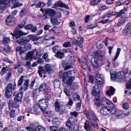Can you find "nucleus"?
Returning a JSON list of instances; mask_svg holds the SVG:
<instances>
[{"label": "nucleus", "mask_w": 131, "mask_h": 131, "mask_svg": "<svg viewBox=\"0 0 131 131\" xmlns=\"http://www.w3.org/2000/svg\"><path fill=\"white\" fill-rule=\"evenodd\" d=\"M105 103L107 105L102 106L100 110L101 113L104 115H111L116 112L115 105L113 103L108 99L105 100Z\"/></svg>", "instance_id": "1"}, {"label": "nucleus", "mask_w": 131, "mask_h": 131, "mask_svg": "<svg viewBox=\"0 0 131 131\" xmlns=\"http://www.w3.org/2000/svg\"><path fill=\"white\" fill-rule=\"evenodd\" d=\"M72 71H69L64 72V73L60 72L59 73V77L60 79L63 78V82L67 84L70 85L74 80L75 78L74 76L68 77L72 74Z\"/></svg>", "instance_id": "2"}, {"label": "nucleus", "mask_w": 131, "mask_h": 131, "mask_svg": "<svg viewBox=\"0 0 131 131\" xmlns=\"http://www.w3.org/2000/svg\"><path fill=\"white\" fill-rule=\"evenodd\" d=\"M16 85L14 83L13 85L11 83H9L6 86L5 90V94L6 97L9 98L12 94L13 90L15 89Z\"/></svg>", "instance_id": "3"}, {"label": "nucleus", "mask_w": 131, "mask_h": 131, "mask_svg": "<svg viewBox=\"0 0 131 131\" xmlns=\"http://www.w3.org/2000/svg\"><path fill=\"white\" fill-rule=\"evenodd\" d=\"M38 104L41 111L44 112L48 107L49 103L47 100L44 99L39 101Z\"/></svg>", "instance_id": "4"}, {"label": "nucleus", "mask_w": 131, "mask_h": 131, "mask_svg": "<svg viewBox=\"0 0 131 131\" xmlns=\"http://www.w3.org/2000/svg\"><path fill=\"white\" fill-rule=\"evenodd\" d=\"M95 81L97 84V89H100L104 82V79L103 76L101 74H97L96 76Z\"/></svg>", "instance_id": "5"}, {"label": "nucleus", "mask_w": 131, "mask_h": 131, "mask_svg": "<svg viewBox=\"0 0 131 131\" xmlns=\"http://www.w3.org/2000/svg\"><path fill=\"white\" fill-rule=\"evenodd\" d=\"M35 36H33L32 35H30L26 37H23L22 39H19L17 40V42L20 44H24L25 43L29 41L31 39H32L33 41H34L36 40L35 38Z\"/></svg>", "instance_id": "6"}, {"label": "nucleus", "mask_w": 131, "mask_h": 131, "mask_svg": "<svg viewBox=\"0 0 131 131\" xmlns=\"http://www.w3.org/2000/svg\"><path fill=\"white\" fill-rule=\"evenodd\" d=\"M1 70L2 72V75H3L6 73H7L6 75V81L8 82L11 75V70L10 69H8L7 68L4 67L1 69Z\"/></svg>", "instance_id": "7"}, {"label": "nucleus", "mask_w": 131, "mask_h": 131, "mask_svg": "<svg viewBox=\"0 0 131 131\" xmlns=\"http://www.w3.org/2000/svg\"><path fill=\"white\" fill-rule=\"evenodd\" d=\"M83 38L80 37L79 38L78 40L74 39L72 41V43L76 46H78L82 48L83 47Z\"/></svg>", "instance_id": "8"}, {"label": "nucleus", "mask_w": 131, "mask_h": 131, "mask_svg": "<svg viewBox=\"0 0 131 131\" xmlns=\"http://www.w3.org/2000/svg\"><path fill=\"white\" fill-rule=\"evenodd\" d=\"M18 102H13L12 99H9L8 103V109L9 110H11V108H18L19 105L18 103H17Z\"/></svg>", "instance_id": "9"}, {"label": "nucleus", "mask_w": 131, "mask_h": 131, "mask_svg": "<svg viewBox=\"0 0 131 131\" xmlns=\"http://www.w3.org/2000/svg\"><path fill=\"white\" fill-rule=\"evenodd\" d=\"M27 33L19 30L16 31L14 32V34L12 32H11V34L13 36L15 37L16 39H17L20 38L21 36L27 35Z\"/></svg>", "instance_id": "10"}, {"label": "nucleus", "mask_w": 131, "mask_h": 131, "mask_svg": "<svg viewBox=\"0 0 131 131\" xmlns=\"http://www.w3.org/2000/svg\"><path fill=\"white\" fill-rule=\"evenodd\" d=\"M127 17L126 15H124L121 16L119 19L117 23V26H120L124 24L127 19Z\"/></svg>", "instance_id": "11"}, {"label": "nucleus", "mask_w": 131, "mask_h": 131, "mask_svg": "<svg viewBox=\"0 0 131 131\" xmlns=\"http://www.w3.org/2000/svg\"><path fill=\"white\" fill-rule=\"evenodd\" d=\"M125 74L123 72H119L117 75V79L118 81H124L125 80Z\"/></svg>", "instance_id": "12"}, {"label": "nucleus", "mask_w": 131, "mask_h": 131, "mask_svg": "<svg viewBox=\"0 0 131 131\" xmlns=\"http://www.w3.org/2000/svg\"><path fill=\"white\" fill-rule=\"evenodd\" d=\"M75 123V119L73 117H70L67 121L66 125L69 128H72L71 126Z\"/></svg>", "instance_id": "13"}, {"label": "nucleus", "mask_w": 131, "mask_h": 131, "mask_svg": "<svg viewBox=\"0 0 131 131\" xmlns=\"http://www.w3.org/2000/svg\"><path fill=\"white\" fill-rule=\"evenodd\" d=\"M100 91H99L97 93L96 95L95 96V99L94 101V103L97 106H100L101 104L100 102Z\"/></svg>", "instance_id": "14"}, {"label": "nucleus", "mask_w": 131, "mask_h": 131, "mask_svg": "<svg viewBox=\"0 0 131 131\" xmlns=\"http://www.w3.org/2000/svg\"><path fill=\"white\" fill-rule=\"evenodd\" d=\"M95 55L100 60H103L105 59V53L103 51L99 50L96 53Z\"/></svg>", "instance_id": "15"}, {"label": "nucleus", "mask_w": 131, "mask_h": 131, "mask_svg": "<svg viewBox=\"0 0 131 131\" xmlns=\"http://www.w3.org/2000/svg\"><path fill=\"white\" fill-rule=\"evenodd\" d=\"M72 90L69 85H67L65 86L64 91L66 95L67 96H69L72 94Z\"/></svg>", "instance_id": "16"}, {"label": "nucleus", "mask_w": 131, "mask_h": 131, "mask_svg": "<svg viewBox=\"0 0 131 131\" xmlns=\"http://www.w3.org/2000/svg\"><path fill=\"white\" fill-rule=\"evenodd\" d=\"M92 122L89 120H86L84 123L83 127L86 130L90 129L91 127Z\"/></svg>", "instance_id": "17"}, {"label": "nucleus", "mask_w": 131, "mask_h": 131, "mask_svg": "<svg viewBox=\"0 0 131 131\" xmlns=\"http://www.w3.org/2000/svg\"><path fill=\"white\" fill-rule=\"evenodd\" d=\"M91 62L93 67L95 68H97L99 67L97 59L95 57L91 59Z\"/></svg>", "instance_id": "18"}, {"label": "nucleus", "mask_w": 131, "mask_h": 131, "mask_svg": "<svg viewBox=\"0 0 131 131\" xmlns=\"http://www.w3.org/2000/svg\"><path fill=\"white\" fill-rule=\"evenodd\" d=\"M14 18L12 16H9L7 18L6 20V24L9 26L11 25V24L14 22Z\"/></svg>", "instance_id": "19"}, {"label": "nucleus", "mask_w": 131, "mask_h": 131, "mask_svg": "<svg viewBox=\"0 0 131 131\" xmlns=\"http://www.w3.org/2000/svg\"><path fill=\"white\" fill-rule=\"evenodd\" d=\"M46 14H48L49 16H50L51 18H52L54 15L55 12L52 9H46L45 10Z\"/></svg>", "instance_id": "20"}, {"label": "nucleus", "mask_w": 131, "mask_h": 131, "mask_svg": "<svg viewBox=\"0 0 131 131\" xmlns=\"http://www.w3.org/2000/svg\"><path fill=\"white\" fill-rule=\"evenodd\" d=\"M60 82L59 81L57 80H55L54 82L53 86L54 88H57V89L59 92L58 93L59 94L61 93V90L59 87L60 86Z\"/></svg>", "instance_id": "21"}, {"label": "nucleus", "mask_w": 131, "mask_h": 131, "mask_svg": "<svg viewBox=\"0 0 131 131\" xmlns=\"http://www.w3.org/2000/svg\"><path fill=\"white\" fill-rule=\"evenodd\" d=\"M47 72V71L45 68L41 67H39L38 73L41 77H42V73L44 74L46 73Z\"/></svg>", "instance_id": "22"}, {"label": "nucleus", "mask_w": 131, "mask_h": 131, "mask_svg": "<svg viewBox=\"0 0 131 131\" xmlns=\"http://www.w3.org/2000/svg\"><path fill=\"white\" fill-rule=\"evenodd\" d=\"M54 6L57 7H64L67 9H68V6L66 4H63L61 1L58 2H56L54 5Z\"/></svg>", "instance_id": "23"}, {"label": "nucleus", "mask_w": 131, "mask_h": 131, "mask_svg": "<svg viewBox=\"0 0 131 131\" xmlns=\"http://www.w3.org/2000/svg\"><path fill=\"white\" fill-rule=\"evenodd\" d=\"M23 95V93L22 92H20L18 93L16 96V97L14 98V101L15 102H21V99Z\"/></svg>", "instance_id": "24"}, {"label": "nucleus", "mask_w": 131, "mask_h": 131, "mask_svg": "<svg viewBox=\"0 0 131 131\" xmlns=\"http://www.w3.org/2000/svg\"><path fill=\"white\" fill-rule=\"evenodd\" d=\"M115 91V89L112 86H110V91L107 90L106 92V94L108 96H111L113 95Z\"/></svg>", "instance_id": "25"}, {"label": "nucleus", "mask_w": 131, "mask_h": 131, "mask_svg": "<svg viewBox=\"0 0 131 131\" xmlns=\"http://www.w3.org/2000/svg\"><path fill=\"white\" fill-rule=\"evenodd\" d=\"M89 113L91 114V117L93 120L95 122L98 120V117L94 112L91 111L90 110L89 111Z\"/></svg>", "instance_id": "26"}, {"label": "nucleus", "mask_w": 131, "mask_h": 131, "mask_svg": "<svg viewBox=\"0 0 131 131\" xmlns=\"http://www.w3.org/2000/svg\"><path fill=\"white\" fill-rule=\"evenodd\" d=\"M47 86V84L46 83H43L40 85L38 90L39 91H44Z\"/></svg>", "instance_id": "27"}, {"label": "nucleus", "mask_w": 131, "mask_h": 131, "mask_svg": "<svg viewBox=\"0 0 131 131\" xmlns=\"http://www.w3.org/2000/svg\"><path fill=\"white\" fill-rule=\"evenodd\" d=\"M127 11V9L126 8H124L121 10L119 12L117 13V17H118L121 16L124 14Z\"/></svg>", "instance_id": "28"}, {"label": "nucleus", "mask_w": 131, "mask_h": 131, "mask_svg": "<svg viewBox=\"0 0 131 131\" xmlns=\"http://www.w3.org/2000/svg\"><path fill=\"white\" fill-rule=\"evenodd\" d=\"M52 50L54 52L57 53V52L61 50V48L58 46L56 45L52 47Z\"/></svg>", "instance_id": "29"}, {"label": "nucleus", "mask_w": 131, "mask_h": 131, "mask_svg": "<svg viewBox=\"0 0 131 131\" xmlns=\"http://www.w3.org/2000/svg\"><path fill=\"white\" fill-rule=\"evenodd\" d=\"M29 80L28 79L25 80L24 84L23 89L24 91L26 90L28 87Z\"/></svg>", "instance_id": "30"}, {"label": "nucleus", "mask_w": 131, "mask_h": 131, "mask_svg": "<svg viewBox=\"0 0 131 131\" xmlns=\"http://www.w3.org/2000/svg\"><path fill=\"white\" fill-rule=\"evenodd\" d=\"M96 87L97 88V85H95L92 87V90L91 92V93L92 95L93 96L96 95L97 93L98 92L99 90L97 92H96Z\"/></svg>", "instance_id": "31"}, {"label": "nucleus", "mask_w": 131, "mask_h": 131, "mask_svg": "<svg viewBox=\"0 0 131 131\" xmlns=\"http://www.w3.org/2000/svg\"><path fill=\"white\" fill-rule=\"evenodd\" d=\"M50 21L53 25H58L60 23L57 19L55 18L51 19Z\"/></svg>", "instance_id": "32"}, {"label": "nucleus", "mask_w": 131, "mask_h": 131, "mask_svg": "<svg viewBox=\"0 0 131 131\" xmlns=\"http://www.w3.org/2000/svg\"><path fill=\"white\" fill-rule=\"evenodd\" d=\"M52 124L54 125H58L60 124V122L58 119L57 118H54L52 120Z\"/></svg>", "instance_id": "33"}, {"label": "nucleus", "mask_w": 131, "mask_h": 131, "mask_svg": "<svg viewBox=\"0 0 131 131\" xmlns=\"http://www.w3.org/2000/svg\"><path fill=\"white\" fill-rule=\"evenodd\" d=\"M24 76L23 75L21 76L20 78L19 79L18 81L17 86H19L21 85L23 83L24 80L23 78Z\"/></svg>", "instance_id": "34"}, {"label": "nucleus", "mask_w": 131, "mask_h": 131, "mask_svg": "<svg viewBox=\"0 0 131 131\" xmlns=\"http://www.w3.org/2000/svg\"><path fill=\"white\" fill-rule=\"evenodd\" d=\"M71 89H77L78 87V85L76 83H74L71 84L70 85H69Z\"/></svg>", "instance_id": "35"}, {"label": "nucleus", "mask_w": 131, "mask_h": 131, "mask_svg": "<svg viewBox=\"0 0 131 131\" xmlns=\"http://www.w3.org/2000/svg\"><path fill=\"white\" fill-rule=\"evenodd\" d=\"M44 115L46 116H48L49 117H51L53 115V114L51 111H47L46 112L45 111L43 112Z\"/></svg>", "instance_id": "36"}, {"label": "nucleus", "mask_w": 131, "mask_h": 131, "mask_svg": "<svg viewBox=\"0 0 131 131\" xmlns=\"http://www.w3.org/2000/svg\"><path fill=\"white\" fill-rule=\"evenodd\" d=\"M10 39L8 37L4 38L2 42L4 44H7L10 42Z\"/></svg>", "instance_id": "37"}, {"label": "nucleus", "mask_w": 131, "mask_h": 131, "mask_svg": "<svg viewBox=\"0 0 131 131\" xmlns=\"http://www.w3.org/2000/svg\"><path fill=\"white\" fill-rule=\"evenodd\" d=\"M56 56L59 58H61L64 57V54L61 51V50L57 52L56 54Z\"/></svg>", "instance_id": "38"}, {"label": "nucleus", "mask_w": 131, "mask_h": 131, "mask_svg": "<svg viewBox=\"0 0 131 131\" xmlns=\"http://www.w3.org/2000/svg\"><path fill=\"white\" fill-rule=\"evenodd\" d=\"M37 131H45V129L43 126L38 125L36 127Z\"/></svg>", "instance_id": "39"}, {"label": "nucleus", "mask_w": 131, "mask_h": 131, "mask_svg": "<svg viewBox=\"0 0 131 131\" xmlns=\"http://www.w3.org/2000/svg\"><path fill=\"white\" fill-rule=\"evenodd\" d=\"M45 68L48 72H49L52 70L51 65L49 64H46Z\"/></svg>", "instance_id": "40"}, {"label": "nucleus", "mask_w": 131, "mask_h": 131, "mask_svg": "<svg viewBox=\"0 0 131 131\" xmlns=\"http://www.w3.org/2000/svg\"><path fill=\"white\" fill-rule=\"evenodd\" d=\"M120 50L121 49L120 48H118L117 49L116 54L113 60L114 61H115L118 58V56L119 54Z\"/></svg>", "instance_id": "41"}, {"label": "nucleus", "mask_w": 131, "mask_h": 131, "mask_svg": "<svg viewBox=\"0 0 131 131\" xmlns=\"http://www.w3.org/2000/svg\"><path fill=\"white\" fill-rule=\"evenodd\" d=\"M101 0H94L91 1L90 3L91 5H96L101 1Z\"/></svg>", "instance_id": "42"}, {"label": "nucleus", "mask_w": 131, "mask_h": 131, "mask_svg": "<svg viewBox=\"0 0 131 131\" xmlns=\"http://www.w3.org/2000/svg\"><path fill=\"white\" fill-rule=\"evenodd\" d=\"M71 45V44L70 42L69 41L65 42L63 44V46L65 48L70 47Z\"/></svg>", "instance_id": "43"}, {"label": "nucleus", "mask_w": 131, "mask_h": 131, "mask_svg": "<svg viewBox=\"0 0 131 131\" xmlns=\"http://www.w3.org/2000/svg\"><path fill=\"white\" fill-rule=\"evenodd\" d=\"M81 100L80 101V102L78 103L76 105V110L77 111H79L80 108L81 106Z\"/></svg>", "instance_id": "44"}, {"label": "nucleus", "mask_w": 131, "mask_h": 131, "mask_svg": "<svg viewBox=\"0 0 131 131\" xmlns=\"http://www.w3.org/2000/svg\"><path fill=\"white\" fill-rule=\"evenodd\" d=\"M72 128H68V129L63 127H61L59 131H72Z\"/></svg>", "instance_id": "45"}, {"label": "nucleus", "mask_w": 131, "mask_h": 131, "mask_svg": "<svg viewBox=\"0 0 131 131\" xmlns=\"http://www.w3.org/2000/svg\"><path fill=\"white\" fill-rule=\"evenodd\" d=\"M15 111L14 110H11L10 113V116L11 117L14 118L15 116Z\"/></svg>", "instance_id": "46"}, {"label": "nucleus", "mask_w": 131, "mask_h": 131, "mask_svg": "<svg viewBox=\"0 0 131 131\" xmlns=\"http://www.w3.org/2000/svg\"><path fill=\"white\" fill-rule=\"evenodd\" d=\"M73 99L74 100H77L79 101L81 100L79 95L76 94H75L73 95Z\"/></svg>", "instance_id": "47"}, {"label": "nucleus", "mask_w": 131, "mask_h": 131, "mask_svg": "<svg viewBox=\"0 0 131 131\" xmlns=\"http://www.w3.org/2000/svg\"><path fill=\"white\" fill-rule=\"evenodd\" d=\"M32 55L31 52H29L27 56V60H30L33 59Z\"/></svg>", "instance_id": "48"}, {"label": "nucleus", "mask_w": 131, "mask_h": 131, "mask_svg": "<svg viewBox=\"0 0 131 131\" xmlns=\"http://www.w3.org/2000/svg\"><path fill=\"white\" fill-rule=\"evenodd\" d=\"M38 108L37 107H34V110L32 113L36 115H38L39 114V112L38 111Z\"/></svg>", "instance_id": "49"}, {"label": "nucleus", "mask_w": 131, "mask_h": 131, "mask_svg": "<svg viewBox=\"0 0 131 131\" xmlns=\"http://www.w3.org/2000/svg\"><path fill=\"white\" fill-rule=\"evenodd\" d=\"M49 129L51 131H57L58 127L55 126H51L50 127Z\"/></svg>", "instance_id": "50"}, {"label": "nucleus", "mask_w": 131, "mask_h": 131, "mask_svg": "<svg viewBox=\"0 0 131 131\" xmlns=\"http://www.w3.org/2000/svg\"><path fill=\"white\" fill-rule=\"evenodd\" d=\"M31 45L29 44H27L23 47L26 50L30 49H31Z\"/></svg>", "instance_id": "51"}, {"label": "nucleus", "mask_w": 131, "mask_h": 131, "mask_svg": "<svg viewBox=\"0 0 131 131\" xmlns=\"http://www.w3.org/2000/svg\"><path fill=\"white\" fill-rule=\"evenodd\" d=\"M129 31L125 27L123 30L122 34L123 36H125L127 34Z\"/></svg>", "instance_id": "52"}, {"label": "nucleus", "mask_w": 131, "mask_h": 131, "mask_svg": "<svg viewBox=\"0 0 131 131\" xmlns=\"http://www.w3.org/2000/svg\"><path fill=\"white\" fill-rule=\"evenodd\" d=\"M114 73L113 74L111 73V78L113 80H115L116 79H117V75L116 76V75L115 72H114Z\"/></svg>", "instance_id": "53"}, {"label": "nucleus", "mask_w": 131, "mask_h": 131, "mask_svg": "<svg viewBox=\"0 0 131 131\" xmlns=\"http://www.w3.org/2000/svg\"><path fill=\"white\" fill-rule=\"evenodd\" d=\"M26 11L25 9H23L21 10L20 13V15L23 16L26 14Z\"/></svg>", "instance_id": "54"}, {"label": "nucleus", "mask_w": 131, "mask_h": 131, "mask_svg": "<svg viewBox=\"0 0 131 131\" xmlns=\"http://www.w3.org/2000/svg\"><path fill=\"white\" fill-rule=\"evenodd\" d=\"M123 107L124 109L127 110L129 108V106L128 103H125L123 105Z\"/></svg>", "instance_id": "55"}, {"label": "nucleus", "mask_w": 131, "mask_h": 131, "mask_svg": "<svg viewBox=\"0 0 131 131\" xmlns=\"http://www.w3.org/2000/svg\"><path fill=\"white\" fill-rule=\"evenodd\" d=\"M125 28L129 31L131 29V23H129L127 24L125 26Z\"/></svg>", "instance_id": "56"}, {"label": "nucleus", "mask_w": 131, "mask_h": 131, "mask_svg": "<svg viewBox=\"0 0 131 131\" xmlns=\"http://www.w3.org/2000/svg\"><path fill=\"white\" fill-rule=\"evenodd\" d=\"M91 125H92L95 128H98L99 127V125L98 123L96 122H95L94 123H93L92 122Z\"/></svg>", "instance_id": "57"}, {"label": "nucleus", "mask_w": 131, "mask_h": 131, "mask_svg": "<svg viewBox=\"0 0 131 131\" xmlns=\"http://www.w3.org/2000/svg\"><path fill=\"white\" fill-rule=\"evenodd\" d=\"M110 22V21L108 19H107L104 20H102L99 22V23H101L103 24H105L107 23H108Z\"/></svg>", "instance_id": "58"}, {"label": "nucleus", "mask_w": 131, "mask_h": 131, "mask_svg": "<svg viewBox=\"0 0 131 131\" xmlns=\"http://www.w3.org/2000/svg\"><path fill=\"white\" fill-rule=\"evenodd\" d=\"M32 25L31 24L27 25L24 28L26 29L30 30L32 28Z\"/></svg>", "instance_id": "59"}, {"label": "nucleus", "mask_w": 131, "mask_h": 131, "mask_svg": "<svg viewBox=\"0 0 131 131\" xmlns=\"http://www.w3.org/2000/svg\"><path fill=\"white\" fill-rule=\"evenodd\" d=\"M25 118V116L23 115L22 116H18L17 118V121H21L22 119V118H23V119H24Z\"/></svg>", "instance_id": "60"}, {"label": "nucleus", "mask_w": 131, "mask_h": 131, "mask_svg": "<svg viewBox=\"0 0 131 131\" xmlns=\"http://www.w3.org/2000/svg\"><path fill=\"white\" fill-rule=\"evenodd\" d=\"M107 8H108V7L105 6H103L99 7V9L100 11H103Z\"/></svg>", "instance_id": "61"}, {"label": "nucleus", "mask_w": 131, "mask_h": 131, "mask_svg": "<svg viewBox=\"0 0 131 131\" xmlns=\"http://www.w3.org/2000/svg\"><path fill=\"white\" fill-rule=\"evenodd\" d=\"M73 104V102H72V99H71L69 100V101L66 104V106H72Z\"/></svg>", "instance_id": "62"}, {"label": "nucleus", "mask_w": 131, "mask_h": 131, "mask_svg": "<svg viewBox=\"0 0 131 131\" xmlns=\"http://www.w3.org/2000/svg\"><path fill=\"white\" fill-rule=\"evenodd\" d=\"M70 114L71 115L75 117H76L77 116L78 114L77 112L74 111L71 112Z\"/></svg>", "instance_id": "63"}, {"label": "nucleus", "mask_w": 131, "mask_h": 131, "mask_svg": "<svg viewBox=\"0 0 131 131\" xmlns=\"http://www.w3.org/2000/svg\"><path fill=\"white\" fill-rule=\"evenodd\" d=\"M131 88V79L127 83V88L128 89Z\"/></svg>", "instance_id": "64"}]
</instances>
